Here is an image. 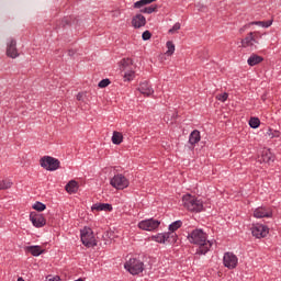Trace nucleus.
<instances>
[{
  "instance_id": "1",
  "label": "nucleus",
  "mask_w": 281,
  "mask_h": 281,
  "mask_svg": "<svg viewBox=\"0 0 281 281\" xmlns=\"http://www.w3.org/2000/svg\"><path fill=\"white\" fill-rule=\"evenodd\" d=\"M188 240L191 245H198V256H205V254L212 249V241L207 239V233L203 232L201 228L193 229L188 235Z\"/></svg>"
},
{
  "instance_id": "2",
  "label": "nucleus",
  "mask_w": 281,
  "mask_h": 281,
  "mask_svg": "<svg viewBox=\"0 0 281 281\" xmlns=\"http://www.w3.org/2000/svg\"><path fill=\"white\" fill-rule=\"evenodd\" d=\"M182 206L187 212H191L193 214H199L205 210L203 199L190 193L182 195Z\"/></svg>"
},
{
  "instance_id": "3",
  "label": "nucleus",
  "mask_w": 281,
  "mask_h": 281,
  "mask_svg": "<svg viewBox=\"0 0 281 281\" xmlns=\"http://www.w3.org/2000/svg\"><path fill=\"white\" fill-rule=\"evenodd\" d=\"M124 269L127 270L131 276H139V273H144V261L137 257H130L124 263Z\"/></svg>"
},
{
  "instance_id": "4",
  "label": "nucleus",
  "mask_w": 281,
  "mask_h": 281,
  "mask_svg": "<svg viewBox=\"0 0 281 281\" xmlns=\"http://www.w3.org/2000/svg\"><path fill=\"white\" fill-rule=\"evenodd\" d=\"M265 33L260 31H251L247 33V35L241 40V47L247 48V47H255L259 45L260 38H262Z\"/></svg>"
},
{
  "instance_id": "5",
  "label": "nucleus",
  "mask_w": 281,
  "mask_h": 281,
  "mask_svg": "<svg viewBox=\"0 0 281 281\" xmlns=\"http://www.w3.org/2000/svg\"><path fill=\"white\" fill-rule=\"evenodd\" d=\"M80 238L85 247H95L98 240L95 239V234L91 227L85 226L80 229Z\"/></svg>"
},
{
  "instance_id": "6",
  "label": "nucleus",
  "mask_w": 281,
  "mask_h": 281,
  "mask_svg": "<svg viewBox=\"0 0 281 281\" xmlns=\"http://www.w3.org/2000/svg\"><path fill=\"white\" fill-rule=\"evenodd\" d=\"M40 166L48 172H56L60 168V160L52 156H43L40 159Z\"/></svg>"
},
{
  "instance_id": "7",
  "label": "nucleus",
  "mask_w": 281,
  "mask_h": 281,
  "mask_svg": "<svg viewBox=\"0 0 281 281\" xmlns=\"http://www.w3.org/2000/svg\"><path fill=\"white\" fill-rule=\"evenodd\" d=\"M110 186H112L114 190H126V188L131 186V181L128 178H126V176L117 173L111 178Z\"/></svg>"
},
{
  "instance_id": "8",
  "label": "nucleus",
  "mask_w": 281,
  "mask_h": 281,
  "mask_svg": "<svg viewBox=\"0 0 281 281\" xmlns=\"http://www.w3.org/2000/svg\"><path fill=\"white\" fill-rule=\"evenodd\" d=\"M161 225V221L155 218H146L138 222L137 227L142 229V232H157L159 226Z\"/></svg>"
},
{
  "instance_id": "9",
  "label": "nucleus",
  "mask_w": 281,
  "mask_h": 281,
  "mask_svg": "<svg viewBox=\"0 0 281 281\" xmlns=\"http://www.w3.org/2000/svg\"><path fill=\"white\" fill-rule=\"evenodd\" d=\"M223 265L226 269H236V267H238V256L231 251L225 252L223 256Z\"/></svg>"
},
{
  "instance_id": "10",
  "label": "nucleus",
  "mask_w": 281,
  "mask_h": 281,
  "mask_svg": "<svg viewBox=\"0 0 281 281\" xmlns=\"http://www.w3.org/2000/svg\"><path fill=\"white\" fill-rule=\"evenodd\" d=\"M29 218L33 225V227L41 228L45 227L47 225V220L45 218V215L37 213V212H31L29 215Z\"/></svg>"
},
{
  "instance_id": "11",
  "label": "nucleus",
  "mask_w": 281,
  "mask_h": 281,
  "mask_svg": "<svg viewBox=\"0 0 281 281\" xmlns=\"http://www.w3.org/2000/svg\"><path fill=\"white\" fill-rule=\"evenodd\" d=\"M251 234L255 238H267V236H269V227L262 224H254L251 227Z\"/></svg>"
},
{
  "instance_id": "12",
  "label": "nucleus",
  "mask_w": 281,
  "mask_h": 281,
  "mask_svg": "<svg viewBox=\"0 0 281 281\" xmlns=\"http://www.w3.org/2000/svg\"><path fill=\"white\" fill-rule=\"evenodd\" d=\"M146 23V16H144L142 13H136L132 16L131 25L134 27V30H140V27H145Z\"/></svg>"
},
{
  "instance_id": "13",
  "label": "nucleus",
  "mask_w": 281,
  "mask_h": 281,
  "mask_svg": "<svg viewBox=\"0 0 281 281\" xmlns=\"http://www.w3.org/2000/svg\"><path fill=\"white\" fill-rule=\"evenodd\" d=\"M139 93L144 95V98H150V95H154L155 90L153 89V86L148 81H143L139 83L138 87Z\"/></svg>"
},
{
  "instance_id": "14",
  "label": "nucleus",
  "mask_w": 281,
  "mask_h": 281,
  "mask_svg": "<svg viewBox=\"0 0 281 281\" xmlns=\"http://www.w3.org/2000/svg\"><path fill=\"white\" fill-rule=\"evenodd\" d=\"M7 56L9 58H19V49H16V40H10L8 42Z\"/></svg>"
},
{
  "instance_id": "15",
  "label": "nucleus",
  "mask_w": 281,
  "mask_h": 281,
  "mask_svg": "<svg viewBox=\"0 0 281 281\" xmlns=\"http://www.w3.org/2000/svg\"><path fill=\"white\" fill-rule=\"evenodd\" d=\"M91 212L98 214V212H113V205L109 203H95L91 206Z\"/></svg>"
},
{
  "instance_id": "16",
  "label": "nucleus",
  "mask_w": 281,
  "mask_h": 281,
  "mask_svg": "<svg viewBox=\"0 0 281 281\" xmlns=\"http://www.w3.org/2000/svg\"><path fill=\"white\" fill-rule=\"evenodd\" d=\"M254 216L255 218H271L273 213L271 212V209L258 207L254 211Z\"/></svg>"
},
{
  "instance_id": "17",
  "label": "nucleus",
  "mask_w": 281,
  "mask_h": 281,
  "mask_svg": "<svg viewBox=\"0 0 281 281\" xmlns=\"http://www.w3.org/2000/svg\"><path fill=\"white\" fill-rule=\"evenodd\" d=\"M274 159L276 157L273 156V153H271L270 149H263L259 161L261 164H271V161H274Z\"/></svg>"
},
{
  "instance_id": "18",
  "label": "nucleus",
  "mask_w": 281,
  "mask_h": 281,
  "mask_svg": "<svg viewBox=\"0 0 281 281\" xmlns=\"http://www.w3.org/2000/svg\"><path fill=\"white\" fill-rule=\"evenodd\" d=\"M119 68L121 72L127 71L128 69H133V60L131 58H123L119 61Z\"/></svg>"
},
{
  "instance_id": "19",
  "label": "nucleus",
  "mask_w": 281,
  "mask_h": 281,
  "mask_svg": "<svg viewBox=\"0 0 281 281\" xmlns=\"http://www.w3.org/2000/svg\"><path fill=\"white\" fill-rule=\"evenodd\" d=\"M80 189V184L76 180H70L66 186L65 190L68 194H76Z\"/></svg>"
},
{
  "instance_id": "20",
  "label": "nucleus",
  "mask_w": 281,
  "mask_h": 281,
  "mask_svg": "<svg viewBox=\"0 0 281 281\" xmlns=\"http://www.w3.org/2000/svg\"><path fill=\"white\" fill-rule=\"evenodd\" d=\"M265 60V57L258 55V54H251L249 58L247 59V64L249 67H256V65H260Z\"/></svg>"
},
{
  "instance_id": "21",
  "label": "nucleus",
  "mask_w": 281,
  "mask_h": 281,
  "mask_svg": "<svg viewBox=\"0 0 281 281\" xmlns=\"http://www.w3.org/2000/svg\"><path fill=\"white\" fill-rule=\"evenodd\" d=\"M147 240H154V243H158L159 245H166L167 233H158L156 235H151Z\"/></svg>"
},
{
  "instance_id": "22",
  "label": "nucleus",
  "mask_w": 281,
  "mask_h": 281,
  "mask_svg": "<svg viewBox=\"0 0 281 281\" xmlns=\"http://www.w3.org/2000/svg\"><path fill=\"white\" fill-rule=\"evenodd\" d=\"M25 251L27 254H31V256H35V257H38L42 254H45V250L43 249L42 246H27L25 247Z\"/></svg>"
},
{
  "instance_id": "23",
  "label": "nucleus",
  "mask_w": 281,
  "mask_h": 281,
  "mask_svg": "<svg viewBox=\"0 0 281 281\" xmlns=\"http://www.w3.org/2000/svg\"><path fill=\"white\" fill-rule=\"evenodd\" d=\"M199 142H201V132L199 130H194L189 135V144L192 146H196V144H199Z\"/></svg>"
},
{
  "instance_id": "24",
  "label": "nucleus",
  "mask_w": 281,
  "mask_h": 281,
  "mask_svg": "<svg viewBox=\"0 0 281 281\" xmlns=\"http://www.w3.org/2000/svg\"><path fill=\"white\" fill-rule=\"evenodd\" d=\"M14 187V181L10 178H3L0 180V192L5 190H12Z\"/></svg>"
},
{
  "instance_id": "25",
  "label": "nucleus",
  "mask_w": 281,
  "mask_h": 281,
  "mask_svg": "<svg viewBox=\"0 0 281 281\" xmlns=\"http://www.w3.org/2000/svg\"><path fill=\"white\" fill-rule=\"evenodd\" d=\"M112 144L120 146L124 142V134L122 132L114 131L111 138Z\"/></svg>"
},
{
  "instance_id": "26",
  "label": "nucleus",
  "mask_w": 281,
  "mask_h": 281,
  "mask_svg": "<svg viewBox=\"0 0 281 281\" xmlns=\"http://www.w3.org/2000/svg\"><path fill=\"white\" fill-rule=\"evenodd\" d=\"M124 82H132L135 80V67L123 71Z\"/></svg>"
},
{
  "instance_id": "27",
  "label": "nucleus",
  "mask_w": 281,
  "mask_h": 281,
  "mask_svg": "<svg viewBox=\"0 0 281 281\" xmlns=\"http://www.w3.org/2000/svg\"><path fill=\"white\" fill-rule=\"evenodd\" d=\"M251 25H259V27H271V25H273V20L254 21L248 23V27H251Z\"/></svg>"
},
{
  "instance_id": "28",
  "label": "nucleus",
  "mask_w": 281,
  "mask_h": 281,
  "mask_svg": "<svg viewBox=\"0 0 281 281\" xmlns=\"http://www.w3.org/2000/svg\"><path fill=\"white\" fill-rule=\"evenodd\" d=\"M157 0H139L136 1L133 5L135 10H142L145 5H150V3H155Z\"/></svg>"
},
{
  "instance_id": "29",
  "label": "nucleus",
  "mask_w": 281,
  "mask_h": 281,
  "mask_svg": "<svg viewBox=\"0 0 281 281\" xmlns=\"http://www.w3.org/2000/svg\"><path fill=\"white\" fill-rule=\"evenodd\" d=\"M178 240L179 236L176 233L167 232V243H169V245H177Z\"/></svg>"
},
{
  "instance_id": "30",
  "label": "nucleus",
  "mask_w": 281,
  "mask_h": 281,
  "mask_svg": "<svg viewBox=\"0 0 281 281\" xmlns=\"http://www.w3.org/2000/svg\"><path fill=\"white\" fill-rule=\"evenodd\" d=\"M250 128H260V119L258 116H251L248 121Z\"/></svg>"
},
{
  "instance_id": "31",
  "label": "nucleus",
  "mask_w": 281,
  "mask_h": 281,
  "mask_svg": "<svg viewBox=\"0 0 281 281\" xmlns=\"http://www.w3.org/2000/svg\"><path fill=\"white\" fill-rule=\"evenodd\" d=\"M267 135L268 137H270V139H276L278 137H281V132L279 130H273L269 127L267 131Z\"/></svg>"
},
{
  "instance_id": "32",
  "label": "nucleus",
  "mask_w": 281,
  "mask_h": 281,
  "mask_svg": "<svg viewBox=\"0 0 281 281\" xmlns=\"http://www.w3.org/2000/svg\"><path fill=\"white\" fill-rule=\"evenodd\" d=\"M166 47H167V52L165 53L166 56H172L176 49L175 43L172 41H168L166 43Z\"/></svg>"
},
{
  "instance_id": "33",
  "label": "nucleus",
  "mask_w": 281,
  "mask_h": 281,
  "mask_svg": "<svg viewBox=\"0 0 281 281\" xmlns=\"http://www.w3.org/2000/svg\"><path fill=\"white\" fill-rule=\"evenodd\" d=\"M32 209L35 210V212H45V210H47V205L43 204V202L36 201L32 205Z\"/></svg>"
},
{
  "instance_id": "34",
  "label": "nucleus",
  "mask_w": 281,
  "mask_h": 281,
  "mask_svg": "<svg viewBox=\"0 0 281 281\" xmlns=\"http://www.w3.org/2000/svg\"><path fill=\"white\" fill-rule=\"evenodd\" d=\"M182 225H183V222L176 221L169 225V232L175 234L177 232V229H180V227H182Z\"/></svg>"
},
{
  "instance_id": "35",
  "label": "nucleus",
  "mask_w": 281,
  "mask_h": 281,
  "mask_svg": "<svg viewBox=\"0 0 281 281\" xmlns=\"http://www.w3.org/2000/svg\"><path fill=\"white\" fill-rule=\"evenodd\" d=\"M156 10H157L156 5H149L140 9V12H143V14H153V12H156Z\"/></svg>"
},
{
  "instance_id": "36",
  "label": "nucleus",
  "mask_w": 281,
  "mask_h": 281,
  "mask_svg": "<svg viewBox=\"0 0 281 281\" xmlns=\"http://www.w3.org/2000/svg\"><path fill=\"white\" fill-rule=\"evenodd\" d=\"M215 98H216V100H218V102H227V100L229 98V93L223 92V93L217 94Z\"/></svg>"
},
{
  "instance_id": "37",
  "label": "nucleus",
  "mask_w": 281,
  "mask_h": 281,
  "mask_svg": "<svg viewBox=\"0 0 281 281\" xmlns=\"http://www.w3.org/2000/svg\"><path fill=\"white\" fill-rule=\"evenodd\" d=\"M109 85H111V80L103 79L99 82L98 87H99V89H106V87H109Z\"/></svg>"
},
{
  "instance_id": "38",
  "label": "nucleus",
  "mask_w": 281,
  "mask_h": 281,
  "mask_svg": "<svg viewBox=\"0 0 281 281\" xmlns=\"http://www.w3.org/2000/svg\"><path fill=\"white\" fill-rule=\"evenodd\" d=\"M181 30V23L177 22L169 30V34H175V32H179Z\"/></svg>"
},
{
  "instance_id": "39",
  "label": "nucleus",
  "mask_w": 281,
  "mask_h": 281,
  "mask_svg": "<svg viewBox=\"0 0 281 281\" xmlns=\"http://www.w3.org/2000/svg\"><path fill=\"white\" fill-rule=\"evenodd\" d=\"M142 38L143 41H150V38H153V34L150 33V31H145L142 34Z\"/></svg>"
},
{
  "instance_id": "40",
  "label": "nucleus",
  "mask_w": 281,
  "mask_h": 281,
  "mask_svg": "<svg viewBox=\"0 0 281 281\" xmlns=\"http://www.w3.org/2000/svg\"><path fill=\"white\" fill-rule=\"evenodd\" d=\"M45 281H60V277H58V276H47Z\"/></svg>"
},
{
  "instance_id": "41",
  "label": "nucleus",
  "mask_w": 281,
  "mask_h": 281,
  "mask_svg": "<svg viewBox=\"0 0 281 281\" xmlns=\"http://www.w3.org/2000/svg\"><path fill=\"white\" fill-rule=\"evenodd\" d=\"M16 281H25V279H23V277H19Z\"/></svg>"
},
{
  "instance_id": "42",
  "label": "nucleus",
  "mask_w": 281,
  "mask_h": 281,
  "mask_svg": "<svg viewBox=\"0 0 281 281\" xmlns=\"http://www.w3.org/2000/svg\"><path fill=\"white\" fill-rule=\"evenodd\" d=\"M77 100H80V97H77Z\"/></svg>"
}]
</instances>
